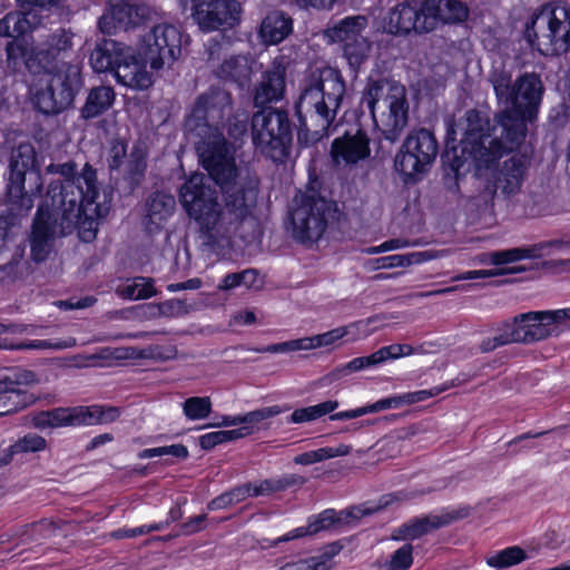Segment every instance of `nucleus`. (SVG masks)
I'll return each mask as SVG.
<instances>
[{
  "label": "nucleus",
  "instance_id": "obj_1",
  "mask_svg": "<svg viewBox=\"0 0 570 570\" xmlns=\"http://www.w3.org/2000/svg\"><path fill=\"white\" fill-rule=\"evenodd\" d=\"M498 104L503 109L495 115L501 138H492L489 117L478 109L465 114V128L456 146L455 129L450 125L441 154L443 184L452 193L459 191V179L472 168L490 169L505 154L518 150L525 140L528 124L538 119L544 87L539 75L524 72L512 83L510 72L494 70L490 77Z\"/></svg>",
  "mask_w": 570,
  "mask_h": 570
},
{
  "label": "nucleus",
  "instance_id": "obj_2",
  "mask_svg": "<svg viewBox=\"0 0 570 570\" xmlns=\"http://www.w3.org/2000/svg\"><path fill=\"white\" fill-rule=\"evenodd\" d=\"M48 170L60 175L61 179L49 183L42 195V181H38L39 204L60 215V234L70 235L78 232L85 243L97 236V219L102 217L101 206L97 202L100 195L97 169L86 163L78 171L77 164L69 160L51 164Z\"/></svg>",
  "mask_w": 570,
  "mask_h": 570
},
{
  "label": "nucleus",
  "instance_id": "obj_3",
  "mask_svg": "<svg viewBox=\"0 0 570 570\" xmlns=\"http://www.w3.org/2000/svg\"><path fill=\"white\" fill-rule=\"evenodd\" d=\"M345 94V80L337 69L325 68L317 77H311L296 102L301 146L313 145L330 135Z\"/></svg>",
  "mask_w": 570,
  "mask_h": 570
},
{
  "label": "nucleus",
  "instance_id": "obj_4",
  "mask_svg": "<svg viewBox=\"0 0 570 570\" xmlns=\"http://www.w3.org/2000/svg\"><path fill=\"white\" fill-rule=\"evenodd\" d=\"M361 108H366L379 130V149L383 141L396 142L409 122L405 86L382 76H368L361 95Z\"/></svg>",
  "mask_w": 570,
  "mask_h": 570
},
{
  "label": "nucleus",
  "instance_id": "obj_5",
  "mask_svg": "<svg viewBox=\"0 0 570 570\" xmlns=\"http://www.w3.org/2000/svg\"><path fill=\"white\" fill-rule=\"evenodd\" d=\"M89 63L95 72H109L118 83L131 89L145 90L154 83L153 73L144 69L136 50L114 39L98 40Z\"/></svg>",
  "mask_w": 570,
  "mask_h": 570
},
{
  "label": "nucleus",
  "instance_id": "obj_6",
  "mask_svg": "<svg viewBox=\"0 0 570 570\" xmlns=\"http://www.w3.org/2000/svg\"><path fill=\"white\" fill-rule=\"evenodd\" d=\"M209 180L202 173L191 174L180 186L178 199L186 215L198 225L202 237L214 245L219 237L223 208L217 189Z\"/></svg>",
  "mask_w": 570,
  "mask_h": 570
},
{
  "label": "nucleus",
  "instance_id": "obj_7",
  "mask_svg": "<svg viewBox=\"0 0 570 570\" xmlns=\"http://www.w3.org/2000/svg\"><path fill=\"white\" fill-rule=\"evenodd\" d=\"M337 215L336 202L313 187L306 188L294 197L288 212L292 236L299 244L312 245L323 237Z\"/></svg>",
  "mask_w": 570,
  "mask_h": 570
},
{
  "label": "nucleus",
  "instance_id": "obj_8",
  "mask_svg": "<svg viewBox=\"0 0 570 570\" xmlns=\"http://www.w3.org/2000/svg\"><path fill=\"white\" fill-rule=\"evenodd\" d=\"M528 42L544 55L570 51V4L566 1L542 4L525 23Z\"/></svg>",
  "mask_w": 570,
  "mask_h": 570
},
{
  "label": "nucleus",
  "instance_id": "obj_9",
  "mask_svg": "<svg viewBox=\"0 0 570 570\" xmlns=\"http://www.w3.org/2000/svg\"><path fill=\"white\" fill-rule=\"evenodd\" d=\"M253 144L275 163L291 155L293 124L286 109L262 107L250 118Z\"/></svg>",
  "mask_w": 570,
  "mask_h": 570
},
{
  "label": "nucleus",
  "instance_id": "obj_10",
  "mask_svg": "<svg viewBox=\"0 0 570 570\" xmlns=\"http://www.w3.org/2000/svg\"><path fill=\"white\" fill-rule=\"evenodd\" d=\"M85 80L77 65H63L61 70H38V114L57 116L73 106Z\"/></svg>",
  "mask_w": 570,
  "mask_h": 570
},
{
  "label": "nucleus",
  "instance_id": "obj_11",
  "mask_svg": "<svg viewBox=\"0 0 570 570\" xmlns=\"http://www.w3.org/2000/svg\"><path fill=\"white\" fill-rule=\"evenodd\" d=\"M193 138L199 164L207 173V178L224 189L232 184L238 173L235 159V146L228 141L223 130L206 132H186Z\"/></svg>",
  "mask_w": 570,
  "mask_h": 570
},
{
  "label": "nucleus",
  "instance_id": "obj_12",
  "mask_svg": "<svg viewBox=\"0 0 570 570\" xmlns=\"http://www.w3.org/2000/svg\"><path fill=\"white\" fill-rule=\"evenodd\" d=\"M439 154V142L432 130H412L394 157V169L406 185L416 184L426 174Z\"/></svg>",
  "mask_w": 570,
  "mask_h": 570
},
{
  "label": "nucleus",
  "instance_id": "obj_13",
  "mask_svg": "<svg viewBox=\"0 0 570 570\" xmlns=\"http://www.w3.org/2000/svg\"><path fill=\"white\" fill-rule=\"evenodd\" d=\"M233 109L232 94L218 86H210L200 94L184 119L185 132L223 130L225 119Z\"/></svg>",
  "mask_w": 570,
  "mask_h": 570
},
{
  "label": "nucleus",
  "instance_id": "obj_14",
  "mask_svg": "<svg viewBox=\"0 0 570 570\" xmlns=\"http://www.w3.org/2000/svg\"><path fill=\"white\" fill-rule=\"evenodd\" d=\"M391 502L392 501H379L375 508H366L364 504H360L352 505L341 511L325 509L317 514L308 517L306 525L295 528L277 538L272 546L276 547L278 543L314 535L322 531H338L346 525L360 521L363 517L384 510Z\"/></svg>",
  "mask_w": 570,
  "mask_h": 570
},
{
  "label": "nucleus",
  "instance_id": "obj_15",
  "mask_svg": "<svg viewBox=\"0 0 570 570\" xmlns=\"http://www.w3.org/2000/svg\"><path fill=\"white\" fill-rule=\"evenodd\" d=\"M180 30L170 23H158L147 32L136 50L138 61L147 70H160L166 62L175 61L181 52Z\"/></svg>",
  "mask_w": 570,
  "mask_h": 570
},
{
  "label": "nucleus",
  "instance_id": "obj_16",
  "mask_svg": "<svg viewBox=\"0 0 570 570\" xmlns=\"http://www.w3.org/2000/svg\"><path fill=\"white\" fill-rule=\"evenodd\" d=\"M120 416L116 406L77 405L71 407H56L38 412V430L62 426H89L115 422Z\"/></svg>",
  "mask_w": 570,
  "mask_h": 570
},
{
  "label": "nucleus",
  "instance_id": "obj_17",
  "mask_svg": "<svg viewBox=\"0 0 570 570\" xmlns=\"http://www.w3.org/2000/svg\"><path fill=\"white\" fill-rule=\"evenodd\" d=\"M28 173H36V150L30 145H20L11 158L7 186L8 206L14 216H22L33 207L32 194L24 189Z\"/></svg>",
  "mask_w": 570,
  "mask_h": 570
},
{
  "label": "nucleus",
  "instance_id": "obj_18",
  "mask_svg": "<svg viewBox=\"0 0 570 570\" xmlns=\"http://www.w3.org/2000/svg\"><path fill=\"white\" fill-rule=\"evenodd\" d=\"M35 24L36 12L30 11L9 12L0 20V36L13 38V41L7 46L8 57H20L30 71L36 66V47L32 36Z\"/></svg>",
  "mask_w": 570,
  "mask_h": 570
},
{
  "label": "nucleus",
  "instance_id": "obj_19",
  "mask_svg": "<svg viewBox=\"0 0 570 570\" xmlns=\"http://www.w3.org/2000/svg\"><path fill=\"white\" fill-rule=\"evenodd\" d=\"M190 16L205 33L228 31L242 21V4L237 0H190Z\"/></svg>",
  "mask_w": 570,
  "mask_h": 570
},
{
  "label": "nucleus",
  "instance_id": "obj_20",
  "mask_svg": "<svg viewBox=\"0 0 570 570\" xmlns=\"http://www.w3.org/2000/svg\"><path fill=\"white\" fill-rule=\"evenodd\" d=\"M330 156L336 166H354L371 156V139L361 122L333 139Z\"/></svg>",
  "mask_w": 570,
  "mask_h": 570
},
{
  "label": "nucleus",
  "instance_id": "obj_21",
  "mask_svg": "<svg viewBox=\"0 0 570 570\" xmlns=\"http://www.w3.org/2000/svg\"><path fill=\"white\" fill-rule=\"evenodd\" d=\"M471 507L468 504L458 508L445 509L441 514H429L415 517L391 532L393 541H412L422 538L433 530L450 525L451 523L463 520L470 515Z\"/></svg>",
  "mask_w": 570,
  "mask_h": 570
},
{
  "label": "nucleus",
  "instance_id": "obj_22",
  "mask_svg": "<svg viewBox=\"0 0 570 570\" xmlns=\"http://www.w3.org/2000/svg\"><path fill=\"white\" fill-rule=\"evenodd\" d=\"M425 16V0H404L389 10L383 19V29L394 36L430 32L423 29L430 23Z\"/></svg>",
  "mask_w": 570,
  "mask_h": 570
},
{
  "label": "nucleus",
  "instance_id": "obj_23",
  "mask_svg": "<svg viewBox=\"0 0 570 570\" xmlns=\"http://www.w3.org/2000/svg\"><path fill=\"white\" fill-rule=\"evenodd\" d=\"M145 16L142 8L129 0H109L108 9L98 20L102 33L112 35L139 26Z\"/></svg>",
  "mask_w": 570,
  "mask_h": 570
},
{
  "label": "nucleus",
  "instance_id": "obj_24",
  "mask_svg": "<svg viewBox=\"0 0 570 570\" xmlns=\"http://www.w3.org/2000/svg\"><path fill=\"white\" fill-rule=\"evenodd\" d=\"M72 37L73 33L63 28L50 33L41 46H38V70L48 72L61 70L63 65H71L65 59L72 50Z\"/></svg>",
  "mask_w": 570,
  "mask_h": 570
},
{
  "label": "nucleus",
  "instance_id": "obj_25",
  "mask_svg": "<svg viewBox=\"0 0 570 570\" xmlns=\"http://www.w3.org/2000/svg\"><path fill=\"white\" fill-rule=\"evenodd\" d=\"M222 190L225 194V204L228 212L237 219L243 220L256 207L259 180L253 177H247L240 181L235 179Z\"/></svg>",
  "mask_w": 570,
  "mask_h": 570
},
{
  "label": "nucleus",
  "instance_id": "obj_26",
  "mask_svg": "<svg viewBox=\"0 0 570 570\" xmlns=\"http://www.w3.org/2000/svg\"><path fill=\"white\" fill-rule=\"evenodd\" d=\"M306 482V478L299 474H284L279 478L265 479L258 484L252 482L244 483L224 492L215 499H249L258 495H267L273 492L284 491L286 489L299 488Z\"/></svg>",
  "mask_w": 570,
  "mask_h": 570
},
{
  "label": "nucleus",
  "instance_id": "obj_27",
  "mask_svg": "<svg viewBox=\"0 0 570 570\" xmlns=\"http://www.w3.org/2000/svg\"><path fill=\"white\" fill-rule=\"evenodd\" d=\"M524 174V160L512 156L503 163L500 169L492 174V179H488L484 193L488 194L491 200H493L498 190L505 197H509L520 189Z\"/></svg>",
  "mask_w": 570,
  "mask_h": 570
},
{
  "label": "nucleus",
  "instance_id": "obj_28",
  "mask_svg": "<svg viewBox=\"0 0 570 570\" xmlns=\"http://www.w3.org/2000/svg\"><path fill=\"white\" fill-rule=\"evenodd\" d=\"M176 209L175 197L164 190H155L148 195L144 205V225L149 234L159 233Z\"/></svg>",
  "mask_w": 570,
  "mask_h": 570
},
{
  "label": "nucleus",
  "instance_id": "obj_29",
  "mask_svg": "<svg viewBox=\"0 0 570 570\" xmlns=\"http://www.w3.org/2000/svg\"><path fill=\"white\" fill-rule=\"evenodd\" d=\"M469 8L462 0H425V18L430 21L425 30L433 31L439 23L459 24L466 21Z\"/></svg>",
  "mask_w": 570,
  "mask_h": 570
},
{
  "label": "nucleus",
  "instance_id": "obj_30",
  "mask_svg": "<svg viewBox=\"0 0 570 570\" xmlns=\"http://www.w3.org/2000/svg\"><path fill=\"white\" fill-rule=\"evenodd\" d=\"M542 313L546 312H529L514 318V324L511 328L514 343H532L544 340L551 334L550 326L552 324L547 318H543Z\"/></svg>",
  "mask_w": 570,
  "mask_h": 570
},
{
  "label": "nucleus",
  "instance_id": "obj_31",
  "mask_svg": "<svg viewBox=\"0 0 570 570\" xmlns=\"http://www.w3.org/2000/svg\"><path fill=\"white\" fill-rule=\"evenodd\" d=\"M57 236H66L60 234V215L38 204V264L49 257Z\"/></svg>",
  "mask_w": 570,
  "mask_h": 570
},
{
  "label": "nucleus",
  "instance_id": "obj_32",
  "mask_svg": "<svg viewBox=\"0 0 570 570\" xmlns=\"http://www.w3.org/2000/svg\"><path fill=\"white\" fill-rule=\"evenodd\" d=\"M116 100V92L111 86L92 87L80 108V118L88 121L106 114Z\"/></svg>",
  "mask_w": 570,
  "mask_h": 570
},
{
  "label": "nucleus",
  "instance_id": "obj_33",
  "mask_svg": "<svg viewBox=\"0 0 570 570\" xmlns=\"http://www.w3.org/2000/svg\"><path fill=\"white\" fill-rule=\"evenodd\" d=\"M285 79V69L281 66L266 70L259 87L256 89V104H267L283 99L286 87Z\"/></svg>",
  "mask_w": 570,
  "mask_h": 570
},
{
  "label": "nucleus",
  "instance_id": "obj_34",
  "mask_svg": "<svg viewBox=\"0 0 570 570\" xmlns=\"http://www.w3.org/2000/svg\"><path fill=\"white\" fill-rule=\"evenodd\" d=\"M293 32V19L283 11H272L263 19L261 37L268 45H278Z\"/></svg>",
  "mask_w": 570,
  "mask_h": 570
},
{
  "label": "nucleus",
  "instance_id": "obj_35",
  "mask_svg": "<svg viewBox=\"0 0 570 570\" xmlns=\"http://www.w3.org/2000/svg\"><path fill=\"white\" fill-rule=\"evenodd\" d=\"M366 27V19L362 16L345 17L327 29V37L333 43H340L344 47L347 42L353 41Z\"/></svg>",
  "mask_w": 570,
  "mask_h": 570
},
{
  "label": "nucleus",
  "instance_id": "obj_36",
  "mask_svg": "<svg viewBox=\"0 0 570 570\" xmlns=\"http://www.w3.org/2000/svg\"><path fill=\"white\" fill-rule=\"evenodd\" d=\"M343 57L346 59L351 71L355 75L362 65L368 59L371 42L363 35L342 47Z\"/></svg>",
  "mask_w": 570,
  "mask_h": 570
},
{
  "label": "nucleus",
  "instance_id": "obj_37",
  "mask_svg": "<svg viewBox=\"0 0 570 570\" xmlns=\"http://www.w3.org/2000/svg\"><path fill=\"white\" fill-rule=\"evenodd\" d=\"M318 347H324L322 344L321 334L311 336V337H303L297 340H291L286 342L281 343H274L269 344L263 347L254 348L257 353H271V354H277V353H287V352H295V351H302V350H314Z\"/></svg>",
  "mask_w": 570,
  "mask_h": 570
},
{
  "label": "nucleus",
  "instance_id": "obj_38",
  "mask_svg": "<svg viewBox=\"0 0 570 570\" xmlns=\"http://www.w3.org/2000/svg\"><path fill=\"white\" fill-rule=\"evenodd\" d=\"M338 407V401L327 400L316 405L299 407L293 411L287 423L301 424L312 422L334 412Z\"/></svg>",
  "mask_w": 570,
  "mask_h": 570
},
{
  "label": "nucleus",
  "instance_id": "obj_39",
  "mask_svg": "<svg viewBox=\"0 0 570 570\" xmlns=\"http://www.w3.org/2000/svg\"><path fill=\"white\" fill-rule=\"evenodd\" d=\"M282 412L278 405L267 406L259 410L250 411L243 415H224L219 426H235V425H255L264 420L274 417Z\"/></svg>",
  "mask_w": 570,
  "mask_h": 570
},
{
  "label": "nucleus",
  "instance_id": "obj_40",
  "mask_svg": "<svg viewBox=\"0 0 570 570\" xmlns=\"http://www.w3.org/2000/svg\"><path fill=\"white\" fill-rule=\"evenodd\" d=\"M527 559L528 554L523 548L511 546L488 557L485 562L489 567L501 570L520 564Z\"/></svg>",
  "mask_w": 570,
  "mask_h": 570
},
{
  "label": "nucleus",
  "instance_id": "obj_41",
  "mask_svg": "<svg viewBox=\"0 0 570 570\" xmlns=\"http://www.w3.org/2000/svg\"><path fill=\"white\" fill-rule=\"evenodd\" d=\"M35 381L32 371L22 368H10L6 373L0 374V394L22 392L21 386L28 385Z\"/></svg>",
  "mask_w": 570,
  "mask_h": 570
},
{
  "label": "nucleus",
  "instance_id": "obj_42",
  "mask_svg": "<svg viewBox=\"0 0 570 570\" xmlns=\"http://www.w3.org/2000/svg\"><path fill=\"white\" fill-rule=\"evenodd\" d=\"M215 75L223 80L240 82L248 77L249 69L243 57L232 56L228 59H224L215 70Z\"/></svg>",
  "mask_w": 570,
  "mask_h": 570
},
{
  "label": "nucleus",
  "instance_id": "obj_43",
  "mask_svg": "<svg viewBox=\"0 0 570 570\" xmlns=\"http://www.w3.org/2000/svg\"><path fill=\"white\" fill-rule=\"evenodd\" d=\"M350 453V448L345 444H340L336 448L325 446L313 451L303 452L294 458V462L301 465H311L328 459L344 456Z\"/></svg>",
  "mask_w": 570,
  "mask_h": 570
},
{
  "label": "nucleus",
  "instance_id": "obj_44",
  "mask_svg": "<svg viewBox=\"0 0 570 570\" xmlns=\"http://www.w3.org/2000/svg\"><path fill=\"white\" fill-rule=\"evenodd\" d=\"M259 272L255 268H247L242 272L226 274L219 284L220 289L229 291L244 285L247 288H258L262 282L258 283Z\"/></svg>",
  "mask_w": 570,
  "mask_h": 570
},
{
  "label": "nucleus",
  "instance_id": "obj_45",
  "mask_svg": "<svg viewBox=\"0 0 570 570\" xmlns=\"http://www.w3.org/2000/svg\"><path fill=\"white\" fill-rule=\"evenodd\" d=\"M535 247H514L505 250L494 252L491 261L494 265H505L522 259L535 258Z\"/></svg>",
  "mask_w": 570,
  "mask_h": 570
},
{
  "label": "nucleus",
  "instance_id": "obj_46",
  "mask_svg": "<svg viewBox=\"0 0 570 570\" xmlns=\"http://www.w3.org/2000/svg\"><path fill=\"white\" fill-rule=\"evenodd\" d=\"M48 11L56 21L69 20L71 16L67 0H38V27L42 23V12Z\"/></svg>",
  "mask_w": 570,
  "mask_h": 570
},
{
  "label": "nucleus",
  "instance_id": "obj_47",
  "mask_svg": "<svg viewBox=\"0 0 570 570\" xmlns=\"http://www.w3.org/2000/svg\"><path fill=\"white\" fill-rule=\"evenodd\" d=\"M249 124V115L245 111L230 112L225 119L227 135L235 141L247 135Z\"/></svg>",
  "mask_w": 570,
  "mask_h": 570
},
{
  "label": "nucleus",
  "instance_id": "obj_48",
  "mask_svg": "<svg viewBox=\"0 0 570 570\" xmlns=\"http://www.w3.org/2000/svg\"><path fill=\"white\" fill-rule=\"evenodd\" d=\"M184 414L193 421L206 419L212 412L210 399L205 396L188 397L183 405Z\"/></svg>",
  "mask_w": 570,
  "mask_h": 570
},
{
  "label": "nucleus",
  "instance_id": "obj_49",
  "mask_svg": "<svg viewBox=\"0 0 570 570\" xmlns=\"http://www.w3.org/2000/svg\"><path fill=\"white\" fill-rule=\"evenodd\" d=\"M36 452V435L28 434L18 440L9 449L0 452V468L9 464L18 454Z\"/></svg>",
  "mask_w": 570,
  "mask_h": 570
},
{
  "label": "nucleus",
  "instance_id": "obj_50",
  "mask_svg": "<svg viewBox=\"0 0 570 570\" xmlns=\"http://www.w3.org/2000/svg\"><path fill=\"white\" fill-rule=\"evenodd\" d=\"M163 455H173L179 460H186L189 456V451L186 445L181 443L144 449L138 453L139 459H150Z\"/></svg>",
  "mask_w": 570,
  "mask_h": 570
},
{
  "label": "nucleus",
  "instance_id": "obj_51",
  "mask_svg": "<svg viewBox=\"0 0 570 570\" xmlns=\"http://www.w3.org/2000/svg\"><path fill=\"white\" fill-rule=\"evenodd\" d=\"M147 169V154L139 148H134L127 164L128 177L138 183L145 175Z\"/></svg>",
  "mask_w": 570,
  "mask_h": 570
},
{
  "label": "nucleus",
  "instance_id": "obj_52",
  "mask_svg": "<svg viewBox=\"0 0 570 570\" xmlns=\"http://www.w3.org/2000/svg\"><path fill=\"white\" fill-rule=\"evenodd\" d=\"M413 564V546L405 543L393 552L389 561L390 570H409Z\"/></svg>",
  "mask_w": 570,
  "mask_h": 570
},
{
  "label": "nucleus",
  "instance_id": "obj_53",
  "mask_svg": "<svg viewBox=\"0 0 570 570\" xmlns=\"http://www.w3.org/2000/svg\"><path fill=\"white\" fill-rule=\"evenodd\" d=\"M165 529V523H149V524H142L136 528H120L115 530L111 533V537L115 539H125V538H136L139 535H144L154 531H160Z\"/></svg>",
  "mask_w": 570,
  "mask_h": 570
},
{
  "label": "nucleus",
  "instance_id": "obj_54",
  "mask_svg": "<svg viewBox=\"0 0 570 570\" xmlns=\"http://www.w3.org/2000/svg\"><path fill=\"white\" fill-rule=\"evenodd\" d=\"M404 405L403 394H395L381 399L364 406L366 414L377 413L387 409H400Z\"/></svg>",
  "mask_w": 570,
  "mask_h": 570
},
{
  "label": "nucleus",
  "instance_id": "obj_55",
  "mask_svg": "<svg viewBox=\"0 0 570 570\" xmlns=\"http://www.w3.org/2000/svg\"><path fill=\"white\" fill-rule=\"evenodd\" d=\"M444 392V389L434 386L429 390H417L413 392L403 393L404 405H412L415 403L424 402L431 397L438 396Z\"/></svg>",
  "mask_w": 570,
  "mask_h": 570
},
{
  "label": "nucleus",
  "instance_id": "obj_56",
  "mask_svg": "<svg viewBox=\"0 0 570 570\" xmlns=\"http://www.w3.org/2000/svg\"><path fill=\"white\" fill-rule=\"evenodd\" d=\"M514 343L513 335L510 332H504L493 337L484 338L480 344V351L483 353L492 352L495 348Z\"/></svg>",
  "mask_w": 570,
  "mask_h": 570
},
{
  "label": "nucleus",
  "instance_id": "obj_57",
  "mask_svg": "<svg viewBox=\"0 0 570 570\" xmlns=\"http://www.w3.org/2000/svg\"><path fill=\"white\" fill-rule=\"evenodd\" d=\"M205 520L206 514L204 513L188 518L186 522L179 525L178 534L190 535L203 530L205 528Z\"/></svg>",
  "mask_w": 570,
  "mask_h": 570
},
{
  "label": "nucleus",
  "instance_id": "obj_58",
  "mask_svg": "<svg viewBox=\"0 0 570 570\" xmlns=\"http://www.w3.org/2000/svg\"><path fill=\"white\" fill-rule=\"evenodd\" d=\"M422 253L407 255L394 254L382 257V267H404L411 265L413 262L417 263L419 259L412 261V257L421 256Z\"/></svg>",
  "mask_w": 570,
  "mask_h": 570
},
{
  "label": "nucleus",
  "instance_id": "obj_59",
  "mask_svg": "<svg viewBox=\"0 0 570 570\" xmlns=\"http://www.w3.org/2000/svg\"><path fill=\"white\" fill-rule=\"evenodd\" d=\"M253 433H254V425H243L238 429H233V430H220L223 443L243 439Z\"/></svg>",
  "mask_w": 570,
  "mask_h": 570
},
{
  "label": "nucleus",
  "instance_id": "obj_60",
  "mask_svg": "<svg viewBox=\"0 0 570 570\" xmlns=\"http://www.w3.org/2000/svg\"><path fill=\"white\" fill-rule=\"evenodd\" d=\"M224 40L225 36L223 35L219 37V39L217 37H214L208 40L207 60L209 63H214L215 61H218L220 59L224 47Z\"/></svg>",
  "mask_w": 570,
  "mask_h": 570
},
{
  "label": "nucleus",
  "instance_id": "obj_61",
  "mask_svg": "<svg viewBox=\"0 0 570 570\" xmlns=\"http://www.w3.org/2000/svg\"><path fill=\"white\" fill-rule=\"evenodd\" d=\"M138 281H141V283L137 282V285H138L137 298L148 299L157 294V289L154 285L153 278L139 277Z\"/></svg>",
  "mask_w": 570,
  "mask_h": 570
},
{
  "label": "nucleus",
  "instance_id": "obj_62",
  "mask_svg": "<svg viewBox=\"0 0 570 570\" xmlns=\"http://www.w3.org/2000/svg\"><path fill=\"white\" fill-rule=\"evenodd\" d=\"M347 335V327L341 326L321 334L323 346H331Z\"/></svg>",
  "mask_w": 570,
  "mask_h": 570
},
{
  "label": "nucleus",
  "instance_id": "obj_63",
  "mask_svg": "<svg viewBox=\"0 0 570 570\" xmlns=\"http://www.w3.org/2000/svg\"><path fill=\"white\" fill-rule=\"evenodd\" d=\"M219 444H223L220 431L205 433L199 436V446L205 451H209Z\"/></svg>",
  "mask_w": 570,
  "mask_h": 570
},
{
  "label": "nucleus",
  "instance_id": "obj_64",
  "mask_svg": "<svg viewBox=\"0 0 570 570\" xmlns=\"http://www.w3.org/2000/svg\"><path fill=\"white\" fill-rule=\"evenodd\" d=\"M387 348H379L374 353L365 356H360V360H364L366 368L375 367L386 361Z\"/></svg>",
  "mask_w": 570,
  "mask_h": 570
}]
</instances>
